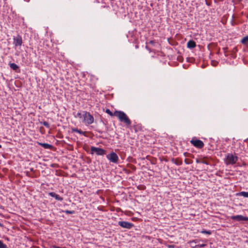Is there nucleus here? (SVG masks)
<instances>
[{
  "label": "nucleus",
  "instance_id": "obj_1",
  "mask_svg": "<svg viewBox=\"0 0 248 248\" xmlns=\"http://www.w3.org/2000/svg\"><path fill=\"white\" fill-rule=\"evenodd\" d=\"M105 112L111 116L117 117L120 122H123L127 126L131 125V122L124 112L116 110L112 113L109 109H107Z\"/></svg>",
  "mask_w": 248,
  "mask_h": 248
},
{
  "label": "nucleus",
  "instance_id": "obj_2",
  "mask_svg": "<svg viewBox=\"0 0 248 248\" xmlns=\"http://www.w3.org/2000/svg\"><path fill=\"white\" fill-rule=\"evenodd\" d=\"M82 123L85 125H90L93 123L94 117L90 112L86 111H82Z\"/></svg>",
  "mask_w": 248,
  "mask_h": 248
},
{
  "label": "nucleus",
  "instance_id": "obj_3",
  "mask_svg": "<svg viewBox=\"0 0 248 248\" xmlns=\"http://www.w3.org/2000/svg\"><path fill=\"white\" fill-rule=\"evenodd\" d=\"M238 160V157L232 153L227 154L224 159L225 163L228 165H233Z\"/></svg>",
  "mask_w": 248,
  "mask_h": 248
},
{
  "label": "nucleus",
  "instance_id": "obj_4",
  "mask_svg": "<svg viewBox=\"0 0 248 248\" xmlns=\"http://www.w3.org/2000/svg\"><path fill=\"white\" fill-rule=\"evenodd\" d=\"M106 151L103 149L92 146L91 148V153H95L98 155H103L106 154Z\"/></svg>",
  "mask_w": 248,
  "mask_h": 248
},
{
  "label": "nucleus",
  "instance_id": "obj_5",
  "mask_svg": "<svg viewBox=\"0 0 248 248\" xmlns=\"http://www.w3.org/2000/svg\"><path fill=\"white\" fill-rule=\"evenodd\" d=\"M107 158L110 161V162L117 164L119 160L118 155L114 152H111L109 154L107 155Z\"/></svg>",
  "mask_w": 248,
  "mask_h": 248
},
{
  "label": "nucleus",
  "instance_id": "obj_6",
  "mask_svg": "<svg viewBox=\"0 0 248 248\" xmlns=\"http://www.w3.org/2000/svg\"><path fill=\"white\" fill-rule=\"evenodd\" d=\"M190 143L194 146L199 149L202 148L204 145V143L202 140L194 138L191 140Z\"/></svg>",
  "mask_w": 248,
  "mask_h": 248
},
{
  "label": "nucleus",
  "instance_id": "obj_7",
  "mask_svg": "<svg viewBox=\"0 0 248 248\" xmlns=\"http://www.w3.org/2000/svg\"><path fill=\"white\" fill-rule=\"evenodd\" d=\"M118 224L122 228L127 229H130L134 226L133 224L132 223L124 221H119Z\"/></svg>",
  "mask_w": 248,
  "mask_h": 248
},
{
  "label": "nucleus",
  "instance_id": "obj_8",
  "mask_svg": "<svg viewBox=\"0 0 248 248\" xmlns=\"http://www.w3.org/2000/svg\"><path fill=\"white\" fill-rule=\"evenodd\" d=\"M231 219L237 221H248V217L242 215L233 216L231 217Z\"/></svg>",
  "mask_w": 248,
  "mask_h": 248
},
{
  "label": "nucleus",
  "instance_id": "obj_9",
  "mask_svg": "<svg viewBox=\"0 0 248 248\" xmlns=\"http://www.w3.org/2000/svg\"><path fill=\"white\" fill-rule=\"evenodd\" d=\"M14 40V44L16 46H21L22 44V37L17 35L16 37H15L13 39Z\"/></svg>",
  "mask_w": 248,
  "mask_h": 248
},
{
  "label": "nucleus",
  "instance_id": "obj_10",
  "mask_svg": "<svg viewBox=\"0 0 248 248\" xmlns=\"http://www.w3.org/2000/svg\"><path fill=\"white\" fill-rule=\"evenodd\" d=\"M48 194L51 197L54 198L56 200L58 201H62L63 200V198L62 197H60L59 195L56 194L54 192H50Z\"/></svg>",
  "mask_w": 248,
  "mask_h": 248
},
{
  "label": "nucleus",
  "instance_id": "obj_11",
  "mask_svg": "<svg viewBox=\"0 0 248 248\" xmlns=\"http://www.w3.org/2000/svg\"><path fill=\"white\" fill-rule=\"evenodd\" d=\"M195 46L196 43L193 40H190L187 43V47L189 48H193Z\"/></svg>",
  "mask_w": 248,
  "mask_h": 248
},
{
  "label": "nucleus",
  "instance_id": "obj_12",
  "mask_svg": "<svg viewBox=\"0 0 248 248\" xmlns=\"http://www.w3.org/2000/svg\"><path fill=\"white\" fill-rule=\"evenodd\" d=\"M237 196H243L245 198H248V192L242 191L236 194Z\"/></svg>",
  "mask_w": 248,
  "mask_h": 248
},
{
  "label": "nucleus",
  "instance_id": "obj_13",
  "mask_svg": "<svg viewBox=\"0 0 248 248\" xmlns=\"http://www.w3.org/2000/svg\"><path fill=\"white\" fill-rule=\"evenodd\" d=\"M39 144L45 149H50L52 146L48 143H39Z\"/></svg>",
  "mask_w": 248,
  "mask_h": 248
},
{
  "label": "nucleus",
  "instance_id": "obj_14",
  "mask_svg": "<svg viewBox=\"0 0 248 248\" xmlns=\"http://www.w3.org/2000/svg\"><path fill=\"white\" fill-rule=\"evenodd\" d=\"M10 67L11 69L15 71L17 70L19 68L18 66L15 63H10Z\"/></svg>",
  "mask_w": 248,
  "mask_h": 248
},
{
  "label": "nucleus",
  "instance_id": "obj_15",
  "mask_svg": "<svg viewBox=\"0 0 248 248\" xmlns=\"http://www.w3.org/2000/svg\"><path fill=\"white\" fill-rule=\"evenodd\" d=\"M241 42L243 45H246L248 43V36L244 37L241 41Z\"/></svg>",
  "mask_w": 248,
  "mask_h": 248
},
{
  "label": "nucleus",
  "instance_id": "obj_16",
  "mask_svg": "<svg viewBox=\"0 0 248 248\" xmlns=\"http://www.w3.org/2000/svg\"><path fill=\"white\" fill-rule=\"evenodd\" d=\"M72 131L75 132H77V133H78L80 134H82V135L84 134L85 133L84 132L82 131L81 130L78 129V128H72Z\"/></svg>",
  "mask_w": 248,
  "mask_h": 248
},
{
  "label": "nucleus",
  "instance_id": "obj_17",
  "mask_svg": "<svg viewBox=\"0 0 248 248\" xmlns=\"http://www.w3.org/2000/svg\"><path fill=\"white\" fill-rule=\"evenodd\" d=\"M0 248H8V247L0 240Z\"/></svg>",
  "mask_w": 248,
  "mask_h": 248
},
{
  "label": "nucleus",
  "instance_id": "obj_18",
  "mask_svg": "<svg viewBox=\"0 0 248 248\" xmlns=\"http://www.w3.org/2000/svg\"><path fill=\"white\" fill-rule=\"evenodd\" d=\"M75 117L83 119L82 112V113L80 112H78L76 115H75Z\"/></svg>",
  "mask_w": 248,
  "mask_h": 248
},
{
  "label": "nucleus",
  "instance_id": "obj_19",
  "mask_svg": "<svg viewBox=\"0 0 248 248\" xmlns=\"http://www.w3.org/2000/svg\"><path fill=\"white\" fill-rule=\"evenodd\" d=\"M41 124L48 128H49L50 127L49 123L47 122L44 121L43 122H41Z\"/></svg>",
  "mask_w": 248,
  "mask_h": 248
},
{
  "label": "nucleus",
  "instance_id": "obj_20",
  "mask_svg": "<svg viewBox=\"0 0 248 248\" xmlns=\"http://www.w3.org/2000/svg\"><path fill=\"white\" fill-rule=\"evenodd\" d=\"M65 213L68 214H73L75 213V211L73 210L70 211V210H66L65 211Z\"/></svg>",
  "mask_w": 248,
  "mask_h": 248
},
{
  "label": "nucleus",
  "instance_id": "obj_21",
  "mask_svg": "<svg viewBox=\"0 0 248 248\" xmlns=\"http://www.w3.org/2000/svg\"><path fill=\"white\" fill-rule=\"evenodd\" d=\"M185 162L186 163V164H189L190 163V161L188 160L187 159H186L185 160Z\"/></svg>",
  "mask_w": 248,
  "mask_h": 248
},
{
  "label": "nucleus",
  "instance_id": "obj_22",
  "mask_svg": "<svg viewBox=\"0 0 248 248\" xmlns=\"http://www.w3.org/2000/svg\"><path fill=\"white\" fill-rule=\"evenodd\" d=\"M202 233H207V234H211V232L210 231H203L202 232Z\"/></svg>",
  "mask_w": 248,
  "mask_h": 248
},
{
  "label": "nucleus",
  "instance_id": "obj_23",
  "mask_svg": "<svg viewBox=\"0 0 248 248\" xmlns=\"http://www.w3.org/2000/svg\"><path fill=\"white\" fill-rule=\"evenodd\" d=\"M175 164L178 165H181L182 164V161H179V162H176Z\"/></svg>",
  "mask_w": 248,
  "mask_h": 248
},
{
  "label": "nucleus",
  "instance_id": "obj_24",
  "mask_svg": "<svg viewBox=\"0 0 248 248\" xmlns=\"http://www.w3.org/2000/svg\"><path fill=\"white\" fill-rule=\"evenodd\" d=\"M202 163H203V164H208V162L206 161H205V160L202 161Z\"/></svg>",
  "mask_w": 248,
  "mask_h": 248
},
{
  "label": "nucleus",
  "instance_id": "obj_25",
  "mask_svg": "<svg viewBox=\"0 0 248 248\" xmlns=\"http://www.w3.org/2000/svg\"><path fill=\"white\" fill-rule=\"evenodd\" d=\"M206 246V244H201L200 245H199V247H201V248H202V247H204L205 246Z\"/></svg>",
  "mask_w": 248,
  "mask_h": 248
},
{
  "label": "nucleus",
  "instance_id": "obj_26",
  "mask_svg": "<svg viewBox=\"0 0 248 248\" xmlns=\"http://www.w3.org/2000/svg\"><path fill=\"white\" fill-rule=\"evenodd\" d=\"M53 247V248H66L65 247L61 248V247H58V246H54Z\"/></svg>",
  "mask_w": 248,
  "mask_h": 248
},
{
  "label": "nucleus",
  "instance_id": "obj_27",
  "mask_svg": "<svg viewBox=\"0 0 248 248\" xmlns=\"http://www.w3.org/2000/svg\"><path fill=\"white\" fill-rule=\"evenodd\" d=\"M0 227H2V226H3V224H1V223H0Z\"/></svg>",
  "mask_w": 248,
  "mask_h": 248
},
{
  "label": "nucleus",
  "instance_id": "obj_28",
  "mask_svg": "<svg viewBox=\"0 0 248 248\" xmlns=\"http://www.w3.org/2000/svg\"><path fill=\"white\" fill-rule=\"evenodd\" d=\"M153 41H150V43L153 44Z\"/></svg>",
  "mask_w": 248,
  "mask_h": 248
},
{
  "label": "nucleus",
  "instance_id": "obj_29",
  "mask_svg": "<svg viewBox=\"0 0 248 248\" xmlns=\"http://www.w3.org/2000/svg\"><path fill=\"white\" fill-rule=\"evenodd\" d=\"M1 145L0 144V148H1Z\"/></svg>",
  "mask_w": 248,
  "mask_h": 248
}]
</instances>
